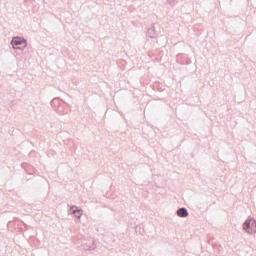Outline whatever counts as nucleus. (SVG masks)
<instances>
[{
    "label": "nucleus",
    "instance_id": "nucleus-1",
    "mask_svg": "<svg viewBox=\"0 0 256 256\" xmlns=\"http://www.w3.org/2000/svg\"><path fill=\"white\" fill-rule=\"evenodd\" d=\"M243 230L248 233V235H253L256 233V221L255 219H248L243 224Z\"/></svg>",
    "mask_w": 256,
    "mask_h": 256
},
{
    "label": "nucleus",
    "instance_id": "nucleus-2",
    "mask_svg": "<svg viewBox=\"0 0 256 256\" xmlns=\"http://www.w3.org/2000/svg\"><path fill=\"white\" fill-rule=\"evenodd\" d=\"M82 249H84V251H95V249H97V244H95V240L93 238H90L83 241Z\"/></svg>",
    "mask_w": 256,
    "mask_h": 256
},
{
    "label": "nucleus",
    "instance_id": "nucleus-3",
    "mask_svg": "<svg viewBox=\"0 0 256 256\" xmlns=\"http://www.w3.org/2000/svg\"><path fill=\"white\" fill-rule=\"evenodd\" d=\"M11 45H12L13 49H21V47H19V45H24V47H27V40L21 39L19 37H15L12 39Z\"/></svg>",
    "mask_w": 256,
    "mask_h": 256
},
{
    "label": "nucleus",
    "instance_id": "nucleus-4",
    "mask_svg": "<svg viewBox=\"0 0 256 256\" xmlns=\"http://www.w3.org/2000/svg\"><path fill=\"white\" fill-rule=\"evenodd\" d=\"M70 211L73 215H75L76 219H81V217H83V209H78L77 206H72Z\"/></svg>",
    "mask_w": 256,
    "mask_h": 256
},
{
    "label": "nucleus",
    "instance_id": "nucleus-5",
    "mask_svg": "<svg viewBox=\"0 0 256 256\" xmlns=\"http://www.w3.org/2000/svg\"><path fill=\"white\" fill-rule=\"evenodd\" d=\"M176 215L182 218L189 217V211L187 210V208L182 207L176 211Z\"/></svg>",
    "mask_w": 256,
    "mask_h": 256
},
{
    "label": "nucleus",
    "instance_id": "nucleus-6",
    "mask_svg": "<svg viewBox=\"0 0 256 256\" xmlns=\"http://www.w3.org/2000/svg\"><path fill=\"white\" fill-rule=\"evenodd\" d=\"M170 1V3L172 2V1H175V0H169Z\"/></svg>",
    "mask_w": 256,
    "mask_h": 256
}]
</instances>
